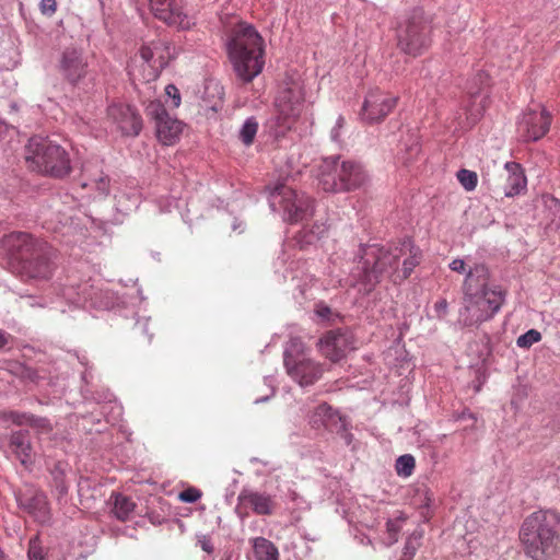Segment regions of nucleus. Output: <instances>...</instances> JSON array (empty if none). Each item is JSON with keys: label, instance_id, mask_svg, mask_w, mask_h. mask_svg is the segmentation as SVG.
Here are the masks:
<instances>
[{"label": "nucleus", "instance_id": "1", "mask_svg": "<svg viewBox=\"0 0 560 560\" xmlns=\"http://www.w3.org/2000/svg\"><path fill=\"white\" fill-rule=\"evenodd\" d=\"M5 246L12 267L22 278L48 280L55 270V250L45 241L24 232L10 234Z\"/></svg>", "mask_w": 560, "mask_h": 560}, {"label": "nucleus", "instance_id": "2", "mask_svg": "<svg viewBox=\"0 0 560 560\" xmlns=\"http://www.w3.org/2000/svg\"><path fill=\"white\" fill-rule=\"evenodd\" d=\"M226 49L236 77L243 83L252 82L265 66V43L257 30L238 22L229 34Z\"/></svg>", "mask_w": 560, "mask_h": 560}, {"label": "nucleus", "instance_id": "3", "mask_svg": "<svg viewBox=\"0 0 560 560\" xmlns=\"http://www.w3.org/2000/svg\"><path fill=\"white\" fill-rule=\"evenodd\" d=\"M520 539L525 555L533 560H549L560 542V516L551 510L528 515L521 527Z\"/></svg>", "mask_w": 560, "mask_h": 560}, {"label": "nucleus", "instance_id": "4", "mask_svg": "<svg viewBox=\"0 0 560 560\" xmlns=\"http://www.w3.org/2000/svg\"><path fill=\"white\" fill-rule=\"evenodd\" d=\"M360 261L355 268L354 277L370 293L384 277L398 282L399 258L404 255L402 247L398 245L385 247L380 244L360 246Z\"/></svg>", "mask_w": 560, "mask_h": 560}, {"label": "nucleus", "instance_id": "5", "mask_svg": "<svg viewBox=\"0 0 560 560\" xmlns=\"http://www.w3.org/2000/svg\"><path fill=\"white\" fill-rule=\"evenodd\" d=\"M432 15L422 8H413L397 18L395 38L397 48L409 56L418 57L432 44Z\"/></svg>", "mask_w": 560, "mask_h": 560}, {"label": "nucleus", "instance_id": "6", "mask_svg": "<svg viewBox=\"0 0 560 560\" xmlns=\"http://www.w3.org/2000/svg\"><path fill=\"white\" fill-rule=\"evenodd\" d=\"M340 155L328 156L320 165L319 184L325 191L345 192L364 188L370 178L361 163L340 161Z\"/></svg>", "mask_w": 560, "mask_h": 560}, {"label": "nucleus", "instance_id": "7", "mask_svg": "<svg viewBox=\"0 0 560 560\" xmlns=\"http://www.w3.org/2000/svg\"><path fill=\"white\" fill-rule=\"evenodd\" d=\"M26 161L33 168L55 178H63L71 172L67 151L48 138L32 137L26 145Z\"/></svg>", "mask_w": 560, "mask_h": 560}, {"label": "nucleus", "instance_id": "8", "mask_svg": "<svg viewBox=\"0 0 560 560\" xmlns=\"http://www.w3.org/2000/svg\"><path fill=\"white\" fill-rule=\"evenodd\" d=\"M305 351V345L298 337L291 338L283 351V363L287 373L301 386L313 385L323 375L322 365L307 358Z\"/></svg>", "mask_w": 560, "mask_h": 560}, {"label": "nucleus", "instance_id": "9", "mask_svg": "<svg viewBox=\"0 0 560 560\" xmlns=\"http://www.w3.org/2000/svg\"><path fill=\"white\" fill-rule=\"evenodd\" d=\"M269 206L273 211L282 210L284 219L291 223L306 220L314 213V202L310 197L299 195L280 182L270 189Z\"/></svg>", "mask_w": 560, "mask_h": 560}, {"label": "nucleus", "instance_id": "10", "mask_svg": "<svg viewBox=\"0 0 560 560\" xmlns=\"http://www.w3.org/2000/svg\"><path fill=\"white\" fill-rule=\"evenodd\" d=\"M504 302V292L494 288L487 292L464 294V307L459 313V320L465 326L480 325L491 319Z\"/></svg>", "mask_w": 560, "mask_h": 560}, {"label": "nucleus", "instance_id": "11", "mask_svg": "<svg viewBox=\"0 0 560 560\" xmlns=\"http://www.w3.org/2000/svg\"><path fill=\"white\" fill-rule=\"evenodd\" d=\"M59 71L70 85L89 92L95 85V73L89 69L84 51L77 47H67L59 59Z\"/></svg>", "mask_w": 560, "mask_h": 560}, {"label": "nucleus", "instance_id": "12", "mask_svg": "<svg viewBox=\"0 0 560 560\" xmlns=\"http://www.w3.org/2000/svg\"><path fill=\"white\" fill-rule=\"evenodd\" d=\"M304 93L299 81H285L283 88L276 97L278 109L277 124L284 129H290L293 120L300 116L303 107Z\"/></svg>", "mask_w": 560, "mask_h": 560}, {"label": "nucleus", "instance_id": "13", "mask_svg": "<svg viewBox=\"0 0 560 560\" xmlns=\"http://www.w3.org/2000/svg\"><path fill=\"white\" fill-rule=\"evenodd\" d=\"M18 506L30 514L38 523H47L50 518L46 494L34 488L26 487L15 493Z\"/></svg>", "mask_w": 560, "mask_h": 560}, {"label": "nucleus", "instance_id": "14", "mask_svg": "<svg viewBox=\"0 0 560 560\" xmlns=\"http://www.w3.org/2000/svg\"><path fill=\"white\" fill-rule=\"evenodd\" d=\"M318 347L324 357L338 362L349 350L354 349L353 337L349 331L340 328L329 330L318 340Z\"/></svg>", "mask_w": 560, "mask_h": 560}, {"label": "nucleus", "instance_id": "15", "mask_svg": "<svg viewBox=\"0 0 560 560\" xmlns=\"http://www.w3.org/2000/svg\"><path fill=\"white\" fill-rule=\"evenodd\" d=\"M107 115L124 136L136 137L142 129V118L137 109L130 105L112 104L107 108Z\"/></svg>", "mask_w": 560, "mask_h": 560}, {"label": "nucleus", "instance_id": "16", "mask_svg": "<svg viewBox=\"0 0 560 560\" xmlns=\"http://www.w3.org/2000/svg\"><path fill=\"white\" fill-rule=\"evenodd\" d=\"M397 98L380 91L370 92L362 105L361 118L369 122H378L396 106Z\"/></svg>", "mask_w": 560, "mask_h": 560}, {"label": "nucleus", "instance_id": "17", "mask_svg": "<svg viewBox=\"0 0 560 560\" xmlns=\"http://www.w3.org/2000/svg\"><path fill=\"white\" fill-rule=\"evenodd\" d=\"M550 124L551 115L546 109H541L540 113L529 109L523 115L520 128L524 131L527 141H537L549 131Z\"/></svg>", "mask_w": 560, "mask_h": 560}, {"label": "nucleus", "instance_id": "18", "mask_svg": "<svg viewBox=\"0 0 560 560\" xmlns=\"http://www.w3.org/2000/svg\"><path fill=\"white\" fill-rule=\"evenodd\" d=\"M500 176L505 178V185L501 186L498 183L493 185L495 189L501 188L506 197L516 196L526 188V177L521 164L516 162H506Z\"/></svg>", "mask_w": 560, "mask_h": 560}, {"label": "nucleus", "instance_id": "19", "mask_svg": "<svg viewBox=\"0 0 560 560\" xmlns=\"http://www.w3.org/2000/svg\"><path fill=\"white\" fill-rule=\"evenodd\" d=\"M490 270L485 264H476L469 269L464 281V294L474 292H487L498 288L497 285H490Z\"/></svg>", "mask_w": 560, "mask_h": 560}, {"label": "nucleus", "instance_id": "20", "mask_svg": "<svg viewBox=\"0 0 560 560\" xmlns=\"http://www.w3.org/2000/svg\"><path fill=\"white\" fill-rule=\"evenodd\" d=\"M345 421L346 418L326 402L320 404L311 416V423L314 428L318 429L324 427L332 433L336 430H341Z\"/></svg>", "mask_w": 560, "mask_h": 560}, {"label": "nucleus", "instance_id": "21", "mask_svg": "<svg viewBox=\"0 0 560 560\" xmlns=\"http://www.w3.org/2000/svg\"><path fill=\"white\" fill-rule=\"evenodd\" d=\"M237 499L240 503L248 504L257 515H271L276 508L271 495L248 489H243Z\"/></svg>", "mask_w": 560, "mask_h": 560}, {"label": "nucleus", "instance_id": "22", "mask_svg": "<svg viewBox=\"0 0 560 560\" xmlns=\"http://www.w3.org/2000/svg\"><path fill=\"white\" fill-rule=\"evenodd\" d=\"M9 447L22 465L32 462V441L27 430L13 431L9 438Z\"/></svg>", "mask_w": 560, "mask_h": 560}, {"label": "nucleus", "instance_id": "23", "mask_svg": "<svg viewBox=\"0 0 560 560\" xmlns=\"http://www.w3.org/2000/svg\"><path fill=\"white\" fill-rule=\"evenodd\" d=\"M399 247H402L404 254L406 253L405 249H408V252H409V257L402 261L401 275L398 273L396 276L398 278V282H401V281L408 279L410 277L411 272L413 271V269L420 264L421 250L419 247L413 245V243L410 238H404L399 243Z\"/></svg>", "mask_w": 560, "mask_h": 560}, {"label": "nucleus", "instance_id": "24", "mask_svg": "<svg viewBox=\"0 0 560 560\" xmlns=\"http://www.w3.org/2000/svg\"><path fill=\"white\" fill-rule=\"evenodd\" d=\"M155 128L159 140L163 144L170 145L178 139L183 129V124L178 119L168 115L165 119L161 120Z\"/></svg>", "mask_w": 560, "mask_h": 560}, {"label": "nucleus", "instance_id": "25", "mask_svg": "<svg viewBox=\"0 0 560 560\" xmlns=\"http://www.w3.org/2000/svg\"><path fill=\"white\" fill-rule=\"evenodd\" d=\"M253 549L256 560H279L278 548L264 537L254 539Z\"/></svg>", "mask_w": 560, "mask_h": 560}, {"label": "nucleus", "instance_id": "26", "mask_svg": "<svg viewBox=\"0 0 560 560\" xmlns=\"http://www.w3.org/2000/svg\"><path fill=\"white\" fill-rule=\"evenodd\" d=\"M113 499L114 515L121 522L129 520L131 513L135 511L136 503L132 502L130 498L120 493L113 495Z\"/></svg>", "mask_w": 560, "mask_h": 560}, {"label": "nucleus", "instance_id": "27", "mask_svg": "<svg viewBox=\"0 0 560 560\" xmlns=\"http://www.w3.org/2000/svg\"><path fill=\"white\" fill-rule=\"evenodd\" d=\"M490 78L489 74L482 70L478 71L474 79L470 82L469 91L471 98L474 102L478 96L482 94L486 88L489 86Z\"/></svg>", "mask_w": 560, "mask_h": 560}, {"label": "nucleus", "instance_id": "28", "mask_svg": "<svg viewBox=\"0 0 560 560\" xmlns=\"http://www.w3.org/2000/svg\"><path fill=\"white\" fill-rule=\"evenodd\" d=\"M416 460L410 454H405L396 459L395 468L398 476L409 477L412 475L415 469Z\"/></svg>", "mask_w": 560, "mask_h": 560}, {"label": "nucleus", "instance_id": "29", "mask_svg": "<svg viewBox=\"0 0 560 560\" xmlns=\"http://www.w3.org/2000/svg\"><path fill=\"white\" fill-rule=\"evenodd\" d=\"M258 130V122L254 117H249L245 120L243 127L240 131V139L242 142L246 145H249L253 143L254 138Z\"/></svg>", "mask_w": 560, "mask_h": 560}, {"label": "nucleus", "instance_id": "30", "mask_svg": "<svg viewBox=\"0 0 560 560\" xmlns=\"http://www.w3.org/2000/svg\"><path fill=\"white\" fill-rule=\"evenodd\" d=\"M145 113L149 118L154 120L155 126L168 116L164 105L159 101L150 102L145 107Z\"/></svg>", "mask_w": 560, "mask_h": 560}, {"label": "nucleus", "instance_id": "31", "mask_svg": "<svg viewBox=\"0 0 560 560\" xmlns=\"http://www.w3.org/2000/svg\"><path fill=\"white\" fill-rule=\"evenodd\" d=\"M457 178L462 186L470 191L476 188L477 186V174L469 170H459L457 173Z\"/></svg>", "mask_w": 560, "mask_h": 560}, {"label": "nucleus", "instance_id": "32", "mask_svg": "<svg viewBox=\"0 0 560 560\" xmlns=\"http://www.w3.org/2000/svg\"><path fill=\"white\" fill-rule=\"evenodd\" d=\"M541 339V334L536 329H529L525 334L521 335L517 340L516 345L520 348H529L534 343L538 342Z\"/></svg>", "mask_w": 560, "mask_h": 560}, {"label": "nucleus", "instance_id": "33", "mask_svg": "<svg viewBox=\"0 0 560 560\" xmlns=\"http://www.w3.org/2000/svg\"><path fill=\"white\" fill-rule=\"evenodd\" d=\"M28 560H44L45 553L38 536L32 537L28 541Z\"/></svg>", "mask_w": 560, "mask_h": 560}, {"label": "nucleus", "instance_id": "34", "mask_svg": "<svg viewBox=\"0 0 560 560\" xmlns=\"http://www.w3.org/2000/svg\"><path fill=\"white\" fill-rule=\"evenodd\" d=\"M164 9L171 18L170 20H163L165 23L170 25H180L183 23V16L185 15L176 2H170Z\"/></svg>", "mask_w": 560, "mask_h": 560}, {"label": "nucleus", "instance_id": "35", "mask_svg": "<svg viewBox=\"0 0 560 560\" xmlns=\"http://www.w3.org/2000/svg\"><path fill=\"white\" fill-rule=\"evenodd\" d=\"M109 177L101 173L98 177L91 179L90 185H94L98 192L103 196H107L109 194ZM89 186V183H82V187Z\"/></svg>", "mask_w": 560, "mask_h": 560}, {"label": "nucleus", "instance_id": "36", "mask_svg": "<svg viewBox=\"0 0 560 560\" xmlns=\"http://www.w3.org/2000/svg\"><path fill=\"white\" fill-rule=\"evenodd\" d=\"M151 10L155 18L160 20H170V14L164 8L172 2V0H149Z\"/></svg>", "mask_w": 560, "mask_h": 560}, {"label": "nucleus", "instance_id": "37", "mask_svg": "<svg viewBox=\"0 0 560 560\" xmlns=\"http://www.w3.org/2000/svg\"><path fill=\"white\" fill-rule=\"evenodd\" d=\"M319 238V233H315L314 231L306 229H303L296 236V241L301 249L305 248L306 245L315 243Z\"/></svg>", "mask_w": 560, "mask_h": 560}, {"label": "nucleus", "instance_id": "38", "mask_svg": "<svg viewBox=\"0 0 560 560\" xmlns=\"http://www.w3.org/2000/svg\"><path fill=\"white\" fill-rule=\"evenodd\" d=\"M28 425L42 433H48L52 431V425L47 418L31 415Z\"/></svg>", "mask_w": 560, "mask_h": 560}, {"label": "nucleus", "instance_id": "39", "mask_svg": "<svg viewBox=\"0 0 560 560\" xmlns=\"http://www.w3.org/2000/svg\"><path fill=\"white\" fill-rule=\"evenodd\" d=\"M31 415L30 412L8 411L3 412L1 418L3 420H10L16 425H23L28 424Z\"/></svg>", "mask_w": 560, "mask_h": 560}, {"label": "nucleus", "instance_id": "40", "mask_svg": "<svg viewBox=\"0 0 560 560\" xmlns=\"http://www.w3.org/2000/svg\"><path fill=\"white\" fill-rule=\"evenodd\" d=\"M201 495L202 492L199 489L195 487H189L179 492L178 499L185 503H195L201 498Z\"/></svg>", "mask_w": 560, "mask_h": 560}, {"label": "nucleus", "instance_id": "41", "mask_svg": "<svg viewBox=\"0 0 560 560\" xmlns=\"http://www.w3.org/2000/svg\"><path fill=\"white\" fill-rule=\"evenodd\" d=\"M315 313L320 319L326 322H334L335 317H338V314L334 313L332 310L324 303L316 305Z\"/></svg>", "mask_w": 560, "mask_h": 560}, {"label": "nucleus", "instance_id": "42", "mask_svg": "<svg viewBox=\"0 0 560 560\" xmlns=\"http://www.w3.org/2000/svg\"><path fill=\"white\" fill-rule=\"evenodd\" d=\"M457 421H470L463 428L465 432L475 430L477 418L474 413L468 410H464L462 413L457 415Z\"/></svg>", "mask_w": 560, "mask_h": 560}, {"label": "nucleus", "instance_id": "43", "mask_svg": "<svg viewBox=\"0 0 560 560\" xmlns=\"http://www.w3.org/2000/svg\"><path fill=\"white\" fill-rule=\"evenodd\" d=\"M159 50V44H153V46H142L140 48V56L147 62L151 63L154 59L155 52Z\"/></svg>", "mask_w": 560, "mask_h": 560}, {"label": "nucleus", "instance_id": "44", "mask_svg": "<svg viewBox=\"0 0 560 560\" xmlns=\"http://www.w3.org/2000/svg\"><path fill=\"white\" fill-rule=\"evenodd\" d=\"M39 9L43 14L50 16L57 10V2L56 0H40Z\"/></svg>", "mask_w": 560, "mask_h": 560}, {"label": "nucleus", "instance_id": "45", "mask_svg": "<svg viewBox=\"0 0 560 560\" xmlns=\"http://www.w3.org/2000/svg\"><path fill=\"white\" fill-rule=\"evenodd\" d=\"M197 544L207 553H212L214 551L211 538L208 535H198L197 536Z\"/></svg>", "mask_w": 560, "mask_h": 560}, {"label": "nucleus", "instance_id": "46", "mask_svg": "<svg viewBox=\"0 0 560 560\" xmlns=\"http://www.w3.org/2000/svg\"><path fill=\"white\" fill-rule=\"evenodd\" d=\"M165 93L173 101V106L178 107L180 105V94L178 89L174 84H168L165 88Z\"/></svg>", "mask_w": 560, "mask_h": 560}, {"label": "nucleus", "instance_id": "47", "mask_svg": "<svg viewBox=\"0 0 560 560\" xmlns=\"http://www.w3.org/2000/svg\"><path fill=\"white\" fill-rule=\"evenodd\" d=\"M486 100H487V95L482 96L478 108L475 109L474 106H471L468 109V115L471 118L472 122H476L479 119V117L482 115V110L485 109V106H486Z\"/></svg>", "mask_w": 560, "mask_h": 560}, {"label": "nucleus", "instance_id": "48", "mask_svg": "<svg viewBox=\"0 0 560 560\" xmlns=\"http://www.w3.org/2000/svg\"><path fill=\"white\" fill-rule=\"evenodd\" d=\"M448 310V303L445 299L439 300L434 304L435 317L442 319L446 316Z\"/></svg>", "mask_w": 560, "mask_h": 560}, {"label": "nucleus", "instance_id": "49", "mask_svg": "<svg viewBox=\"0 0 560 560\" xmlns=\"http://www.w3.org/2000/svg\"><path fill=\"white\" fill-rule=\"evenodd\" d=\"M348 421L346 420L343 422V428L341 430H336L334 433L338 434L347 445H349L352 442L353 435L349 432L348 429Z\"/></svg>", "mask_w": 560, "mask_h": 560}, {"label": "nucleus", "instance_id": "50", "mask_svg": "<svg viewBox=\"0 0 560 560\" xmlns=\"http://www.w3.org/2000/svg\"><path fill=\"white\" fill-rule=\"evenodd\" d=\"M545 202L553 211V214L560 218V201L552 196H548Z\"/></svg>", "mask_w": 560, "mask_h": 560}, {"label": "nucleus", "instance_id": "51", "mask_svg": "<svg viewBox=\"0 0 560 560\" xmlns=\"http://www.w3.org/2000/svg\"><path fill=\"white\" fill-rule=\"evenodd\" d=\"M465 261L463 259H454L451 264H450V268L453 270V271H456V272H464L465 271Z\"/></svg>", "mask_w": 560, "mask_h": 560}, {"label": "nucleus", "instance_id": "52", "mask_svg": "<svg viewBox=\"0 0 560 560\" xmlns=\"http://www.w3.org/2000/svg\"><path fill=\"white\" fill-rule=\"evenodd\" d=\"M417 548L412 545L410 540H408L404 548V555L405 557H408L409 559H412V557L416 553Z\"/></svg>", "mask_w": 560, "mask_h": 560}, {"label": "nucleus", "instance_id": "53", "mask_svg": "<svg viewBox=\"0 0 560 560\" xmlns=\"http://www.w3.org/2000/svg\"><path fill=\"white\" fill-rule=\"evenodd\" d=\"M9 341V335L0 330V349H2Z\"/></svg>", "mask_w": 560, "mask_h": 560}, {"label": "nucleus", "instance_id": "54", "mask_svg": "<svg viewBox=\"0 0 560 560\" xmlns=\"http://www.w3.org/2000/svg\"><path fill=\"white\" fill-rule=\"evenodd\" d=\"M552 429L560 431V413L553 419Z\"/></svg>", "mask_w": 560, "mask_h": 560}, {"label": "nucleus", "instance_id": "55", "mask_svg": "<svg viewBox=\"0 0 560 560\" xmlns=\"http://www.w3.org/2000/svg\"><path fill=\"white\" fill-rule=\"evenodd\" d=\"M411 152L415 154H418L420 152V147L418 144H415L411 147Z\"/></svg>", "mask_w": 560, "mask_h": 560}, {"label": "nucleus", "instance_id": "56", "mask_svg": "<svg viewBox=\"0 0 560 560\" xmlns=\"http://www.w3.org/2000/svg\"><path fill=\"white\" fill-rule=\"evenodd\" d=\"M387 529H388L389 532L394 530V524L392 523V521H388V522H387Z\"/></svg>", "mask_w": 560, "mask_h": 560}, {"label": "nucleus", "instance_id": "57", "mask_svg": "<svg viewBox=\"0 0 560 560\" xmlns=\"http://www.w3.org/2000/svg\"><path fill=\"white\" fill-rule=\"evenodd\" d=\"M267 399H268V396H266V397H261V398H257V399L255 400V402H256V404H258V402H262V401H266Z\"/></svg>", "mask_w": 560, "mask_h": 560}, {"label": "nucleus", "instance_id": "58", "mask_svg": "<svg viewBox=\"0 0 560 560\" xmlns=\"http://www.w3.org/2000/svg\"><path fill=\"white\" fill-rule=\"evenodd\" d=\"M489 176V173H482V178L486 179V177Z\"/></svg>", "mask_w": 560, "mask_h": 560}, {"label": "nucleus", "instance_id": "59", "mask_svg": "<svg viewBox=\"0 0 560 560\" xmlns=\"http://www.w3.org/2000/svg\"><path fill=\"white\" fill-rule=\"evenodd\" d=\"M400 560H411V559H409L408 557L402 556V557L400 558Z\"/></svg>", "mask_w": 560, "mask_h": 560}, {"label": "nucleus", "instance_id": "60", "mask_svg": "<svg viewBox=\"0 0 560 560\" xmlns=\"http://www.w3.org/2000/svg\"><path fill=\"white\" fill-rule=\"evenodd\" d=\"M226 560H230V558H228Z\"/></svg>", "mask_w": 560, "mask_h": 560}]
</instances>
